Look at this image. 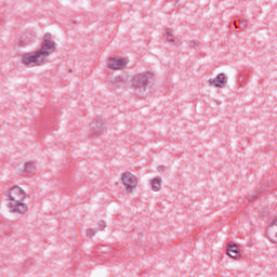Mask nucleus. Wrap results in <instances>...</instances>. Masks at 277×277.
Here are the masks:
<instances>
[{
	"instance_id": "nucleus-8",
	"label": "nucleus",
	"mask_w": 277,
	"mask_h": 277,
	"mask_svg": "<svg viewBox=\"0 0 277 277\" xmlns=\"http://www.w3.org/2000/svg\"><path fill=\"white\" fill-rule=\"evenodd\" d=\"M108 68H110V70H120L127 68V63L124 62V58L110 57L108 60Z\"/></svg>"
},
{
	"instance_id": "nucleus-12",
	"label": "nucleus",
	"mask_w": 277,
	"mask_h": 277,
	"mask_svg": "<svg viewBox=\"0 0 277 277\" xmlns=\"http://www.w3.org/2000/svg\"><path fill=\"white\" fill-rule=\"evenodd\" d=\"M161 183H163V181L161 180L160 176H157L155 179L151 180V189L153 192H159V189H161Z\"/></svg>"
},
{
	"instance_id": "nucleus-19",
	"label": "nucleus",
	"mask_w": 277,
	"mask_h": 277,
	"mask_svg": "<svg viewBox=\"0 0 277 277\" xmlns=\"http://www.w3.org/2000/svg\"><path fill=\"white\" fill-rule=\"evenodd\" d=\"M158 171H159V172H166V167H159V168H158Z\"/></svg>"
},
{
	"instance_id": "nucleus-11",
	"label": "nucleus",
	"mask_w": 277,
	"mask_h": 277,
	"mask_svg": "<svg viewBox=\"0 0 277 277\" xmlns=\"http://www.w3.org/2000/svg\"><path fill=\"white\" fill-rule=\"evenodd\" d=\"M24 172L26 174H34L36 172V162L34 161H28L24 166Z\"/></svg>"
},
{
	"instance_id": "nucleus-13",
	"label": "nucleus",
	"mask_w": 277,
	"mask_h": 277,
	"mask_svg": "<svg viewBox=\"0 0 277 277\" xmlns=\"http://www.w3.org/2000/svg\"><path fill=\"white\" fill-rule=\"evenodd\" d=\"M167 40L170 42V44H174V47H179L181 42V39L179 37H174V35L167 37Z\"/></svg>"
},
{
	"instance_id": "nucleus-14",
	"label": "nucleus",
	"mask_w": 277,
	"mask_h": 277,
	"mask_svg": "<svg viewBox=\"0 0 277 277\" xmlns=\"http://www.w3.org/2000/svg\"><path fill=\"white\" fill-rule=\"evenodd\" d=\"M96 233H98V229L96 228H89L87 229V237H94V235H96Z\"/></svg>"
},
{
	"instance_id": "nucleus-4",
	"label": "nucleus",
	"mask_w": 277,
	"mask_h": 277,
	"mask_svg": "<svg viewBox=\"0 0 277 277\" xmlns=\"http://www.w3.org/2000/svg\"><path fill=\"white\" fill-rule=\"evenodd\" d=\"M121 182L123 187L126 188L127 194H132L133 189L137 187V177L131 172L122 173Z\"/></svg>"
},
{
	"instance_id": "nucleus-17",
	"label": "nucleus",
	"mask_w": 277,
	"mask_h": 277,
	"mask_svg": "<svg viewBox=\"0 0 277 277\" xmlns=\"http://www.w3.org/2000/svg\"><path fill=\"white\" fill-rule=\"evenodd\" d=\"M107 224L105 223V221H100L98 222V228L100 230H105Z\"/></svg>"
},
{
	"instance_id": "nucleus-9",
	"label": "nucleus",
	"mask_w": 277,
	"mask_h": 277,
	"mask_svg": "<svg viewBox=\"0 0 277 277\" xmlns=\"http://www.w3.org/2000/svg\"><path fill=\"white\" fill-rule=\"evenodd\" d=\"M227 255L230 256V259H235V261H237L239 256H241V253H239V247L229 242L227 245Z\"/></svg>"
},
{
	"instance_id": "nucleus-16",
	"label": "nucleus",
	"mask_w": 277,
	"mask_h": 277,
	"mask_svg": "<svg viewBox=\"0 0 277 277\" xmlns=\"http://www.w3.org/2000/svg\"><path fill=\"white\" fill-rule=\"evenodd\" d=\"M198 47H200V41H197V40L190 41L192 49H198Z\"/></svg>"
},
{
	"instance_id": "nucleus-7",
	"label": "nucleus",
	"mask_w": 277,
	"mask_h": 277,
	"mask_svg": "<svg viewBox=\"0 0 277 277\" xmlns=\"http://www.w3.org/2000/svg\"><path fill=\"white\" fill-rule=\"evenodd\" d=\"M266 233L269 241L277 243V216L274 217Z\"/></svg>"
},
{
	"instance_id": "nucleus-15",
	"label": "nucleus",
	"mask_w": 277,
	"mask_h": 277,
	"mask_svg": "<svg viewBox=\"0 0 277 277\" xmlns=\"http://www.w3.org/2000/svg\"><path fill=\"white\" fill-rule=\"evenodd\" d=\"M169 36H174V29L172 28L164 29V37L168 38Z\"/></svg>"
},
{
	"instance_id": "nucleus-18",
	"label": "nucleus",
	"mask_w": 277,
	"mask_h": 277,
	"mask_svg": "<svg viewBox=\"0 0 277 277\" xmlns=\"http://www.w3.org/2000/svg\"><path fill=\"white\" fill-rule=\"evenodd\" d=\"M247 200L252 201V200H256V195H248Z\"/></svg>"
},
{
	"instance_id": "nucleus-1",
	"label": "nucleus",
	"mask_w": 277,
	"mask_h": 277,
	"mask_svg": "<svg viewBox=\"0 0 277 277\" xmlns=\"http://www.w3.org/2000/svg\"><path fill=\"white\" fill-rule=\"evenodd\" d=\"M57 49L53 36L45 34L43 37L41 49L35 52L26 53L22 56V62L27 68H34L35 66H44L49 62V55L55 53Z\"/></svg>"
},
{
	"instance_id": "nucleus-2",
	"label": "nucleus",
	"mask_w": 277,
	"mask_h": 277,
	"mask_svg": "<svg viewBox=\"0 0 277 277\" xmlns=\"http://www.w3.org/2000/svg\"><path fill=\"white\" fill-rule=\"evenodd\" d=\"M9 198V209L11 213H16L17 215H25L29 211V206L25 203L27 194L18 186H13L8 192Z\"/></svg>"
},
{
	"instance_id": "nucleus-3",
	"label": "nucleus",
	"mask_w": 277,
	"mask_h": 277,
	"mask_svg": "<svg viewBox=\"0 0 277 277\" xmlns=\"http://www.w3.org/2000/svg\"><path fill=\"white\" fill-rule=\"evenodd\" d=\"M150 79V74L142 72L136 74L131 80V89L133 90L135 96H144L146 94V89L148 88V80Z\"/></svg>"
},
{
	"instance_id": "nucleus-5",
	"label": "nucleus",
	"mask_w": 277,
	"mask_h": 277,
	"mask_svg": "<svg viewBox=\"0 0 277 277\" xmlns=\"http://www.w3.org/2000/svg\"><path fill=\"white\" fill-rule=\"evenodd\" d=\"M208 83L214 88H225L228 83V78L224 74H219L215 78L209 79Z\"/></svg>"
},
{
	"instance_id": "nucleus-10",
	"label": "nucleus",
	"mask_w": 277,
	"mask_h": 277,
	"mask_svg": "<svg viewBox=\"0 0 277 277\" xmlns=\"http://www.w3.org/2000/svg\"><path fill=\"white\" fill-rule=\"evenodd\" d=\"M31 40H34V35L31 32H25L19 37L17 44L18 47H27V44H31Z\"/></svg>"
},
{
	"instance_id": "nucleus-6",
	"label": "nucleus",
	"mask_w": 277,
	"mask_h": 277,
	"mask_svg": "<svg viewBox=\"0 0 277 277\" xmlns=\"http://www.w3.org/2000/svg\"><path fill=\"white\" fill-rule=\"evenodd\" d=\"M91 131L95 133V135H103L107 128H105V121L103 119H95L90 124Z\"/></svg>"
}]
</instances>
